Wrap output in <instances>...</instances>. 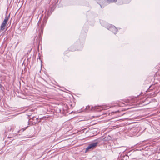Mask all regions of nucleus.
<instances>
[{"label": "nucleus", "instance_id": "nucleus-1", "mask_svg": "<svg viewBox=\"0 0 160 160\" xmlns=\"http://www.w3.org/2000/svg\"><path fill=\"white\" fill-rule=\"evenodd\" d=\"M96 143H94L93 142H91L89 144L88 146L86 148L85 150V152L89 150H92L96 147Z\"/></svg>", "mask_w": 160, "mask_h": 160}, {"label": "nucleus", "instance_id": "nucleus-2", "mask_svg": "<svg viewBox=\"0 0 160 160\" xmlns=\"http://www.w3.org/2000/svg\"><path fill=\"white\" fill-rule=\"evenodd\" d=\"M109 108V106H107L106 105H103V106H95V109H98V111L101 110H105Z\"/></svg>", "mask_w": 160, "mask_h": 160}, {"label": "nucleus", "instance_id": "nucleus-3", "mask_svg": "<svg viewBox=\"0 0 160 160\" xmlns=\"http://www.w3.org/2000/svg\"><path fill=\"white\" fill-rule=\"evenodd\" d=\"M107 29L112 32L114 34H116L118 32L117 28L112 25H110L109 28Z\"/></svg>", "mask_w": 160, "mask_h": 160}, {"label": "nucleus", "instance_id": "nucleus-4", "mask_svg": "<svg viewBox=\"0 0 160 160\" xmlns=\"http://www.w3.org/2000/svg\"><path fill=\"white\" fill-rule=\"evenodd\" d=\"M103 140H104V138H98L97 139H96L93 142L94 143H96V146H97L98 144L100 142H101Z\"/></svg>", "mask_w": 160, "mask_h": 160}, {"label": "nucleus", "instance_id": "nucleus-5", "mask_svg": "<svg viewBox=\"0 0 160 160\" xmlns=\"http://www.w3.org/2000/svg\"><path fill=\"white\" fill-rule=\"evenodd\" d=\"M7 23L6 22H3L2 23V24L0 28V31H3L5 28V26Z\"/></svg>", "mask_w": 160, "mask_h": 160}, {"label": "nucleus", "instance_id": "nucleus-6", "mask_svg": "<svg viewBox=\"0 0 160 160\" xmlns=\"http://www.w3.org/2000/svg\"><path fill=\"white\" fill-rule=\"evenodd\" d=\"M103 138L104 140L106 141L110 140L111 139V138L110 136H108L107 137H105L104 138Z\"/></svg>", "mask_w": 160, "mask_h": 160}, {"label": "nucleus", "instance_id": "nucleus-7", "mask_svg": "<svg viewBox=\"0 0 160 160\" xmlns=\"http://www.w3.org/2000/svg\"><path fill=\"white\" fill-rule=\"evenodd\" d=\"M9 17V15L8 16V17L7 16H6L4 20L3 21V22H6V23H7Z\"/></svg>", "mask_w": 160, "mask_h": 160}, {"label": "nucleus", "instance_id": "nucleus-8", "mask_svg": "<svg viewBox=\"0 0 160 160\" xmlns=\"http://www.w3.org/2000/svg\"><path fill=\"white\" fill-rule=\"evenodd\" d=\"M108 2L109 3L117 1V0H107Z\"/></svg>", "mask_w": 160, "mask_h": 160}, {"label": "nucleus", "instance_id": "nucleus-9", "mask_svg": "<svg viewBox=\"0 0 160 160\" xmlns=\"http://www.w3.org/2000/svg\"><path fill=\"white\" fill-rule=\"evenodd\" d=\"M28 126H27V127H26L24 128H23L22 129H21V130H22V131H24L28 127Z\"/></svg>", "mask_w": 160, "mask_h": 160}, {"label": "nucleus", "instance_id": "nucleus-10", "mask_svg": "<svg viewBox=\"0 0 160 160\" xmlns=\"http://www.w3.org/2000/svg\"><path fill=\"white\" fill-rule=\"evenodd\" d=\"M52 13V12H51V11H50V12H48L47 13V15L48 17H49V16L51 14V13Z\"/></svg>", "mask_w": 160, "mask_h": 160}, {"label": "nucleus", "instance_id": "nucleus-11", "mask_svg": "<svg viewBox=\"0 0 160 160\" xmlns=\"http://www.w3.org/2000/svg\"><path fill=\"white\" fill-rule=\"evenodd\" d=\"M3 88V86L1 84H0V88H1V89L2 90Z\"/></svg>", "mask_w": 160, "mask_h": 160}, {"label": "nucleus", "instance_id": "nucleus-12", "mask_svg": "<svg viewBox=\"0 0 160 160\" xmlns=\"http://www.w3.org/2000/svg\"><path fill=\"white\" fill-rule=\"evenodd\" d=\"M130 0H128L127 2L125 1L124 2V3H129L130 2Z\"/></svg>", "mask_w": 160, "mask_h": 160}, {"label": "nucleus", "instance_id": "nucleus-13", "mask_svg": "<svg viewBox=\"0 0 160 160\" xmlns=\"http://www.w3.org/2000/svg\"><path fill=\"white\" fill-rule=\"evenodd\" d=\"M42 34V30H41L40 31V34Z\"/></svg>", "mask_w": 160, "mask_h": 160}, {"label": "nucleus", "instance_id": "nucleus-14", "mask_svg": "<svg viewBox=\"0 0 160 160\" xmlns=\"http://www.w3.org/2000/svg\"><path fill=\"white\" fill-rule=\"evenodd\" d=\"M5 121H4V120L3 121H1V122H4Z\"/></svg>", "mask_w": 160, "mask_h": 160}, {"label": "nucleus", "instance_id": "nucleus-15", "mask_svg": "<svg viewBox=\"0 0 160 160\" xmlns=\"http://www.w3.org/2000/svg\"><path fill=\"white\" fill-rule=\"evenodd\" d=\"M29 120H28V125H29L30 124V123H29Z\"/></svg>", "mask_w": 160, "mask_h": 160}, {"label": "nucleus", "instance_id": "nucleus-16", "mask_svg": "<svg viewBox=\"0 0 160 160\" xmlns=\"http://www.w3.org/2000/svg\"><path fill=\"white\" fill-rule=\"evenodd\" d=\"M125 151V150H123L122 151V152H124Z\"/></svg>", "mask_w": 160, "mask_h": 160}, {"label": "nucleus", "instance_id": "nucleus-17", "mask_svg": "<svg viewBox=\"0 0 160 160\" xmlns=\"http://www.w3.org/2000/svg\"><path fill=\"white\" fill-rule=\"evenodd\" d=\"M100 5V6H101V8H102V6L101 5Z\"/></svg>", "mask_w": 160, "mask_h": 160}]
</instances>
